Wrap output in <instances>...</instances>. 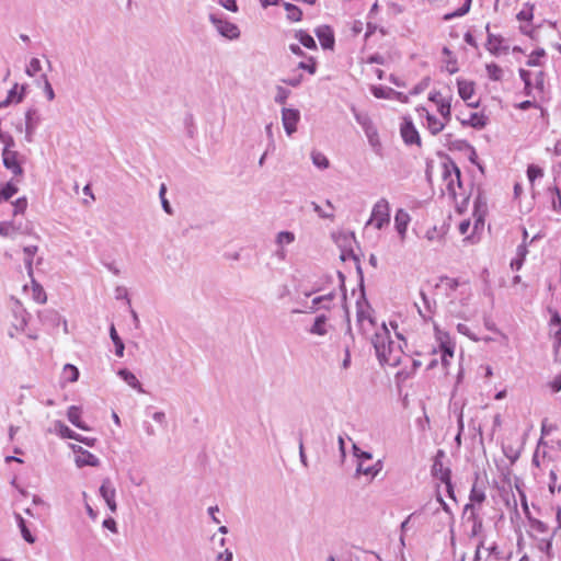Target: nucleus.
I'll list each match as a JSON object with an SVG mask.
<instances>
[{
	"mask_svg": "<svg viewBox=\"0 0 561 561\" xmlns=\"http://www.w3.org/2000/svg\"><path fill=\"white\" fill-rule=\"evenodd\" d=\"M100 493L112 512L116 511L115 489L108 479L104 480Z\"/></svg>",
	"mask_w": 561,
	"mask_h": 561,
	"instance_id": "a211bd4d",
	"label": "nucleus"
},
{
	"mask_svg": "<svg viewBox=\"0 0 561 561\" xmlns=\"http://www.w3.org/2000/svg\"><path fill=\"white\" fill-rule=\"evenodd\" d=\"M298 446H299V458H300V462H301V465H302L305 468H308V460H307V456H306V454H305L304 440H302V435H301V434L299 435Z\"/></svg>",
	"mask_w": 561,
	"mask_h": 561,
	"instance_id": "603ef678",
	"label": "nucleus"
},
{
	"mask_svg": "<svg viewBox=\"0 0 561 561\" xmlns=\"http://www.w3.org/2000/svg\"><path fill=\"white\" fill-rule=\"evenodd\" d=\"M442 365L446 368L449 364V358L454 356V345L449 341H440Z\"/></svg>",
	"mask_w": 561,
	"mask_h": 561,
	"instance_id": "a878e982",
	"label": "nucleus"
},
{
	"mask_svg": "<svg viewBox=\"0 0 561 561\" xmlns=\"http://www.w3.org/2000/svg\"><path fill=\"white\" fill-rule=\"evenodd\" d=\"M18 519H19V527L21 529L24 540L30 543H33L35 541V538L32 536L31 531L26 527L25 520L20 515L18 516Z\"/></svg>",
	"mask_w": 561,
	"mask_h": 561,
	"instance_id": "4c0bfd02",
	"label": "nucleus"
},
{
	"mask_svg": "<svg viewBox=\"0 0 561 561\" xmlns=\"http://www.w3.org/2000/svg\"><path fill=\"white\" fill-rule=\"evenodd\" d=\"M554 356L556 360L561 359V329L556 332L554 335Z\"/></svg>",
	"mask_w": 561,
	"mask_h": 561,
	"instance_id": "3c124183",
	"label": "nucleus"
},
{
	"mask_svg": "<svg viewBox=\"0 0 561 561\" xmlns=\"http://www.w3.org/2000/svg\"><path fill=\"white\" fill-rule=\"evenodd\" d=\"M351 366V350L350 346L346 345L344 348V358L342 360L341 367L342 369H348Z\"/></svg>",
	"mask_w": 561,
	"mask_h": 561,
	"instance_id": "4d7b16f0",
	"label": "nucleus"
},
{
	"mask_svg": "<svg viewBox=\"0 0 561 561\" xmlns=\"http://www.w3.org/2000/svg\"><path fill=\"white\" fill-rule=\"evenodd\" d=\"M519 75L527 95H531L534 89L540 93L543 92V72H519Z\"/></svg>",
	"mask_w": 561,
	"mask_h": 561,
	"instance_id": "1a4fd4ad",
	"label": "nucleus"
},
{
	"mask_svg": "<svg viewBox=\"0 0 561 561\" xmlns=\"http://www.w3.org/2000/svg\"><path fill=\"white\" fill-rule=\"evenodd\" d=\"M334 297V294L333 293H330L328 295H323V296H319V297H316L313 300H312V309L316 310L318 308V306L320 304H322L323 301H331Z\"/></svg>",
	"mask_w": 561,
	"mask_h": 561,
	"instance_id": "5fc2aeb1",
	"label": "nucleus"
},
{
	"mask_svg": "<svg viewBox=\"0 0 561 561\" xmlns=\"http://www.w3.org/2000/svg\"><path fill=\"white\" fill-rule=\"evenodd\" d=\"M284 8L287 12L288 20H290L293 22H298L301 20L302 12L297 5L289 3V2H284Z\"/></svg>",
	"mask_w": 561,
	"mask_h": 561,
	"instance_id": "7c9ffc66",
	"label": "nucleus"
},
{
	"mask_svg": "<svg viewBox=\"0 0 561 561\" xmlns=\"http://www.w3.org/2000/svg\"><path fill=\"white\" fill-rule=\"evenodd\" d=\"M371 344L381 365L396 367L401 364L403 357L401 345L390 339V332L385 323L373 335Z\"/></svg>",
	"mask_w": 561,
	"mask_h": 561,
	"instance_id": "f257e3e1",
	"label": "nucleus"
},
{
	"mask_svg": "<svg viewBox=\"0 0 561 561\" xmlns=\"http://www.w3.org/2000/svg\"><path fill=\"white\" fill-rule=\"evenodd\" d=\"M471 1L472 0H465V3L459 9H457L455 12H453L450 14H447L445 16V19L449 20L451 18L462 16V15L467 14L470 10Z\"/></svg>",
	"mask_w": 561,
	"mask_h": 561,
	"instance_id": "58836bf2",
	"label": "nucleus"
},
{
	"mask_svg": "<svg viewBox=\"0 0 561 561\" xmlns=\"http://www.w3.org/2000/svg\"><path fill=\"white\" fill-rule=\"evenodd\" d=\"M316 35L323 49H333L335 39L334 33L329 25H321L316 30Z\"/></svg>",
	"mask_w": 561,
	"mask_h": 561,
	"instance_id": "4468645a",
	"label": "nucleus"
},
{
	"mask_svg": "<svg viewBox=\"0 0 561 561\" xmlns=\"http://www.w3.org/2000/svg\"><path fill=\"white\" fill-rule=\"evenodd\" d=\"M18 192V187L12 183H7L0 188V204L10 199Z\"/></svg>",
	"mask_w": 561,
	"mask_h": 561,
	"instance_id": "473e14b6",
	"label": "nucleus"
},
{
	"mask_svg": "<svg viewBox=\"0 0 561 561\" xmlns=\"http://www.w3.org/2000/svg\"><path fill=\"white\" fill-rule=\"evenodd\" d=\"M294 241H295V234L290 231H280L277 233L276 243L279 247H283L284 244H290Z\"/></svg>",
	"mask_w": 561,
	"mask_h": 561,
	"instance_id": "e433bc0d",
	"label": "nucleus"
},
{
	"mask_svg": "<svg viewBox=\"0 0 561 561\" xmlns=\"http://www.w3.org/2000/svg\"><path fill=\"white\" fill-rule=\"evenodd\" d=\"M14 207V215L16 214H23L26 210L27 207V201L25 197L18 198L15 203L13 204Z\"/></svg>",
	"mask_w": 561,
	"mask_h": 561,
	"instance_id": "de8ad7c7",
	"label": "nucleus"
},
{
	"mask_svg": "<svg viewBox=\"0 0 561 561\" xmlns=\"http://www.w3.org/2000/svg\"><path fill=\"white\" fill-rule=\"evenodd\" d=\"M301 80H302V76L301 75H297L293 78H289V79H282V82L286 83V84H289L291 87H297L301 83Z\"/></svg>",
	"mask_w": 561,
	"mask_h": 561,
	"instance_id": "052dcab7",
	"label": "nucleus"
},
{
	"mask_svg": "<svg viewBox=\"0 0 561 561\" xmlns=\"http://www.w3.org/2000/svg\"><path fill=\"white\" fill-rule=\"evenodd\" d=\"M311 160L312 163L321 170H325L330 167L329 159L320 151L313 150L311 152Z\"/></svg>",
	"mask_w": 561,
	"mask_h": 561,
	"instance_id": "c85d7f7f",
	"label": "nucleus"
},
{
	"mask_svg": "<svg viewBox=\"0 0 561 561\" xmlns=\"http://www.w3.org/2000/svg\"><path fill=\"white\" fill-rule=\"evenodd\" d=\"M309 332L311 334H316V335H325L328 333V330H327V317L324 314H321V316H318L312 324V327L310 328Z\"/></svg>",
	"mask_w": 561,
	"mask_h": 561,
	"instance_id": "5701e85b",
	"label": "nucleus"
},
{
	"mask_svg": "<svg viewBox=\"0 0 561 561\" xmlns=\"http://www.w3.org/2000/svg\"><path fill=\"white\" fill-rule=\"evenodd\" d=\"M485 500V494L483 490L478 489L476 484H473L470 492V501L476 503H482Z\"/></svg>",
	"mask_w": 561,
	"mask_h": 561,
	"instance_id": "79ce46f5",
	"label": "nucleus"
},
{
	"mask_svg": "<svg viewBox=\"0 0 561 561\" xmlns=\"http://www.w3.org/2000/svg\"><path fill=\"white\" fill-rule=\"evenodd\" d=\"M486 211V202L482 198L481 195H479L474 202V215L478 216L476 226L479 222H482V217Z\"/></svg>",
	"mask_w": 561,
	"mask_h": 561,
	"instance_id": "2f4dec72",
	"label": "nucleus"
},
{
	"mask_svg": "<svg viewBox=\"0 0 561 561\" xmlns=\"http://www.w3.org/2000/svg\"><path fill=\"white\" fill-rule=\"evenodd\" d=\"M543 175V171L541 168L537 165H529L527 169V176L530 182H534L537 178H541Z\"/></svg>",
	"mask_w": 561,
	"mask_h": 561,
	"instance_id": "c03bdc74",
	"label": "nucleus"
},
{
	"mask_svg": "<svg viewBox=\"0 0 561 561\" xmlns=\"http://www.w3.org/2000/svg\"><path fill=\"white\" fill-rule=\"evenodd\" d=\"M79 378V370L76 366L67 364L62 369V379L67 382H75Z\"/></svg>",
	"mask_w": 561,
	"mask_h": 561,
	"instance_id": "c756f323",
	"label": "nucleus"
},
{
	"mask_svg": "<svg viewBox=\"0 0 561 561\" xmlns=\"http://www.w3.org/2000/svg\"><path fill=\"white\" fill-rule=\"evenodd\" d=\"M38 251V248L36 245H30V247H25L24 248V254H25V267H26V271H27V275L30 277L33 276V259L35 256V254L37 253Z\"/></svg>",
	"mask_w": 561,
	"mask_h": 561,
	"instance_id": "393cba45",
	"label": "nucleus"
},
{
	"mask_svg": "<svg viewBox=\"0 0 561 561\" xmlns=\"http://www.w3.org/2000/svg\"><path fill=\"white\" fill-rule=\"evenodd\" d=\"M531 527L539 533H546L548 530L547 525L538 519L531 520Z\"/></svg>",
	"mask_w": 561,
	"mask_h": 561,
	"instance_id": "bf43d9fd",
	"label": "nucleus"
},
{
	"mask_svg": "<svg viewBox=\"0 0 561 561\" xmlns=\"http://www.w3.org/2000/svg\"><path fill=\"white\" fill-rule=\"evenodd\" d=\"M25 91L24 85H20L18 83H14L12 88L8 91V95L4 100L0 101V107H5L9 104L13 103H20L23 99Z\"/></svg>",
	"mask_w": 561,
	"mask_h": 561,
	"instance_id": "f3484780",
	"label": "nucleus"
},
{
	"mask_svg": "<svg viewBox=\"0 0 561 561\" xmlns=\"http://www.w3.org/2000/svg\"><path fill=\"white\" fill-rule=\"evenodd\" d=\"M443 458H445V451L438 449L436 456L434 458V463L432 466V474L434 478L443 481H448L451 478V471L448 467L443 465Z\"/></svg>",
	"mask_w": 561,
	"mask_h": 561,
	"instance_id": "9b49d317",
	"label": "nucleus"
},
{
	"mask_svg": "<svg viewBox=\"0 0 561 561\" xmlns=\"http://www.w3.org/2000/svg\"><path fill=\"white\" fill-rule=\"evenodd\" d=\"M25 70H42L41 60L33 57Z\"/></svg>",
	"mask_w": 561,
	"mask_h": 561,
	"instance_id": "e2e57ef3",
	"label": "nucleus"
},
{
	"mask_svg": "<svg viewBox=\"0 0 561 561\" xmlns=\"http://www.w3.org/2000/svg\"><path fill=\"white\" fill-rule=\"evenodd\" d=\"M31 278V285H24V291L31 293L33 300L37 304H45L47 301V295L43 286L37 283L34 277Z\"/></svg>",
	"mask_w": 561,
	"mask_h": 561,
	"instance_id": "dca6fc26",
	"label": "nucleus"
},
{
	"mask_svg": "<svg viewBox=\"0 0 561 561\" xmlns=\"http://www.w3.org/2000/svg\"><path fill=\"white\" fill-rule=\"evenodd\" d=\"M300 119V112L296 108L282 110V122L284 129L288 136L293 135L297 130V124Z\"/></svg>",
	"mask_w": 561,
	"mask_h": 561,
	"instance_id": "9d476101",
	"label": "nucleus"
},
{
	"mask_svg": "<svg viewBox=\"0 0 561 561\" xmlns=\"http://www.w3.org/2000/svg\"><path fill=\"white\" fill-rule=\"evenodd\" d=\"M81 409L72 405L68 409L67 416L68 420L77 427L81 430H88V427L81 422Z\"/></svg>",
	"mask_w": 561,
	"mask_h": 561,
	"instance_id": "b1692460",
	"label": "nucleus"
},
{
	"mask_svg": "<svg viewBox=\"0 0 561 561\" xmlns=\"http://www.w3.org/2000/svg\"><path fill=\"white\" fill-rule=\"evenodd\" d=\"M428 83H430V78L428 77L424 78L419 84L414 85L412 88V90H410V94H413V95L420 94L428 87Z\"/></svg>",
	"mask_w": 561,
	"mask_h": 561,
	"instance_id": "09e8293b",
	"label": "nucleus"
},
{
	"mask_svg": "<svg viewBox=\"0 0 561 561\" xmlns=\"http://www.w3.org/2000/svg\"><path fill=\"white\" fill-rule=\"evenodd\" d=\"M209 21L221 36L228 39L239 38L240 30L234 23L224 20L214 13L209 14Z\"/></svg>",
	"mask_w": 561,
	"mask_h": 561,
	"instance_id": "0eeeda50",
	"label": "nucleus"
},
{
	"mask_svg": "<svg viewBox=\"0 0 561 561\" xmlns=\"http://www.w3.org/2000/svg\"><path fill=\"white\" fill-rule=\"evenodd\" d=\"M526 5L528 7L527 9H523L517 13V19L519 21H530L533 19L534 7L529 5L528 3Z\"/></svg>",
	"mask_w": 561,
	"mask_h": 561,
	"instance_id": "49530a36",
	"label": "nucleus"
},
{
	"mask_svg": "<svg viewBox=\"0 0 561 561\" xmlns=\"http://www.w3.org/2000/svg\"><path fill=\"white\" fill-rule=\"evenodd\" d=\"M502 39L497 36H494L492 34H489L488 42H486V48L492 54H497L501 49Z\"/></svg>",
	"mask_w": 561,
	"mask_h": 561,
	"instance_id": "f704fd0d",
	"label": "nucleus"
},
{
	"mask_svg": "<svg viewBox=\"0 0 561 561\" xmlns=\"http://www.w3.org/2000/svg\"><path fill=\"white\" fill-rule=\"evenodd\" d=\"M444 178L446 180L449 179V181L447 183V190L451 194L456 195V191H455V187H454V178L457 181V185L459 187L461 186L460 170H459V168L456 164H454V163H451L450 167L445 165Z\"/></svg>",
	"mask_w": 561,
	"mask_h": 561,
	"instance_id": "6ab92c4d",
	"label": "nucleus"
},
{
	"mask_svg": "<svg viewBox=\"0 0 561 561\" xmlns=\"http://www.w3.org/2000/svg\"><path fill=\"white\" fill-rule=\"evenodd\" d=\"M289 95V90L278 85L277 87V93L275 95V102L278 104H284Z\"/></svg>",
	"mask_w": 561,
	"mask_h": 561,
	"instance_id": "a18cd8bd",
	"label": "nucleus"
},
{
	"mask_svg": "<svg viewBox=\"0 0 561 561\" xmlns=\"http://www.w3.org/2000/svg\"><path fill=\"white\" fill-rule=\"evenodd\" d=\"M217 1L219 2V4L221 7H224L228 11H231V12H237L238 11V5H237V1L236 0H217Z\"/></svg>",
	"mask_w": 561,
	"mask_h": 561,
	"instance_id": "6e6d98bb",
	"label": "nucleus"
},
{
	"mask_svg": "<svg viewBox=\"0 0 561 561\" xmlns=\"http://www.w3.org/2000/svg\"><path fill=\"white\" fill-rule=\"evenodd\" d=\"M2 142L4 144V149L2 151V161L4 167L10 170L14 176L23 175V168L21 167L19 160L18 151L13 150L14 140L12 137H1Z\"/></svg>",
	"mask_w": 561,
	"mask_h": 561,
	"instance_id": "39448f33",
	"label": "nucleus"
},
{
	"mask_svg": "<svg viewBox=\"0 0 561 561\" xmlns=\"http://www.w3.org/2000/svg\"><path fill=\"white\" fill-rule=\"evenodd\" d=\"M118 375L133 388L137 387L138 379L133 373L122 369L118 371Z\"/></svg>",
	"mask_w": 561,
	"mask_h": 561,
	"instance_id": "a19ab883",
	"label": "nucleus"
},
{
	"mask_svg": "<svg viewBox=\"0 0 561 561\" xmlns=\"http://www.w3.org/2000/svg\"><path fill=\"white\" fill-rule=\"evenodd\" d=\"M357 323L363 333H366L369 330V328L373 329L376 325L375 319L363 309H359L357 311Z\"/></svg>",
	"mask_w": 561,
	"mask_h": 561,
	"instance_id": "412c9836",
	"label": "nucleus"
},
{
	"mask_svg": "<svg viewBox=\"0 0 561 561\" xmlns=\"http://www.w3.org/2000/svg\"><path fill=\"white\" fill-rule=\"evenodd\" d=\"M371 93L377 99H392V100H398L402 103L408 102L407 94H404L403 92L394 91L393 89L385 87V85H373Z\"/></svg>",
	"mask_w": 561,
	"mask_h": 561,
	"instance_id": "f8f14e48",
	"label": "nucleus"
},
{
	"mask_svg": "<svg viewBox=\"0 0 561 561\" xmlns=\"http://www.w3.org/2000/svg\"><path fill=\"white\" fill-rule=\"evenodd\" d=\"M352 112L356 122L362 126L369 146L373 148L375 153L380 154L382 145L379 138V134L377 127L373 123L371 118L367 113L357 111L354 106H352Z\"/></svg>",
	"mask_w": 561,
	"mask_h": 561,
	"instance_id": "f03ea898",
	"label": "nucleus"
},
{
	"mask_svg": "<svg viewBox=\"0 0 561 561\" xmlns=\"http://www.w3.org/2000/svg\"><path fill=\"white\" fill-rule=\"evenodd\" d=\"M311 205H312L313 210H314V211H316V213H317L321 218H332V217H333V214H327V213L322 211L321 207H320L317 203L312 202V203H311Z\"/></svg>",
	"mask_w": 561,
	"mask_h": 561,
	"instance_id": "0e129e2a",
	"label": "nucleus"
},
{
	"mask_svg": "<svg viewBox=\"0 0 561 561\" xmlns=\"http://www.w3.org/2000/svg\"><path fill=\"white\" fill-rule=\"evenodd\" d=\"M296 36L306 48L313 49L317 47L316 41L308 33L299 31Z\"/></svg>",
	"mask_w": 561,
	"mask_h": 561,
	"instance_id": "72a5a7b5",
	"label": "nucleus"
},
{
	"mask_svg": "<svg viewBox=\"0 0 561 561\" xmlns=\"http://www.w3.org/2000/svg\"><path fill=\"white\" fill-rule=\"evenodd\" d=\"M416 111L419 112L420 117L425 118V126L432 135L439 134L449 123L445 122V119L442 117H436L425 107H419Z\"/></svg>",
	"mask_w": 561,
	"mask_h": 561,
	"instance_id": "6e6552de",
	"label": "nucleus"
},
{
	"mask_svg": "<svg viewBox=\"0 0 561 561\" xmlns=\"http://www.w3.org/2000/svg\"><path fill=\"white\" fill-rule=\"evenodd\" d=\"M353 454L358 459V463L356 466V476H368L370 479H374L381 470L382 462L381 460L376 461L371 466L364 465V460H371L373 455L368 451H363L356 444H353Z\"/></svg>",
	"mask_w": 561,
	"mask_h": 561,
	"instance_id": "20e7f679",
	"label": "nucleus"
},
{
	"mask_svg": "<svg viewBox=\"0 0 561 561\" xmlns=\"http://www.w3.org/2000/svg\"><path fill=\"white\" fill-rule=\"evenodd\" d=\"M440 285L450 290H456L458 287V280L455 278L443 277L440 278Z\"/></svg>",
	"mask_w": 561,
	"mask_h": 561,
	"instance_id": "864d4df0",
	"label": "nucleus"
},
{
	"mask_svg": "<svg viewBox=\"0 0 561 561\" xmlns=\"http://www.w3.org/2000/svg\"><path fill=\"white\" fill-rule=\"evenodd\" d=\"M545 56L543 49L535 50L528 58L527 66L529 67H538L540 66L539 58Z\"/></svg>",
	"mask_w": 561,
	"mask_h": 561,
	"instance_id": "37998d69",
	"label": "nucleus"
},
{
	"mask_svg": "<svg viewBox=\"0 0 561 561\" xmlns=\"http://www.w3.org/2000/svg\"><path fill=\"white\" fill-rule=\"evenodd\" d=\"M265 133L268 138V149L274 148V134L272 124L265 126Z\"/></svg>",
	"mask_w": 561,
	"mask_h": 561,
	"instance_id": "680f3d73",
	"label": "nucleus"
},
{
	"mask_svg": "<svg viewBox=\"0 0 561 561\" xmlns=\"http://www.w3.org/2000/svg\"><path fill=\"white\" fill-rule=\"evenodd\" d=\"M75 453H76L75 461L78 467L98 466L99 465V459L94 455L89 453L88 450H84L83 448L78 447V449H76Z\"/></svg>",
	"mask_w": 561,
	"mask_h": 561,
	"instance_id": "aec40b11",
	"label": "nucleus"
},
{
	"mask_svg": "<svg viewBox=\"0 0 561 561\" xmlns=\"http://www.w3.org/2000/svg\"><path fill=\"white\" fill-rule=\"evenodd\" d=\"M110 334H111V339L112 341L114 342L115 344V353L117 356H123V352H124V344L122 342V340L119 339L117 332H116V329L115 327L112 324L111 327V330H110Z\"/></svg>",
	"mask_w": 561,
	"mask_h": 561,
	"instance_id": "c9c22d12",
	"label": "nucleus"
},
{
	"mask_svg": "<svg viewBox=\"0 0 561 561\" xmlns=\"http://www.w3.org/2000/svg\"><path fill=\"white\" fill-rule=\"evenodd\" d=\"M401 136L407 145H421V138L419 131L411 121H404L401 125Z\"/></svg>",
	"mask_w": 561,
	"mask_h": 561,
	"instance_id": "ddd939ff",
	"label": "nucleus"
},
{
	"mask_svg": "<svg viewBox=\"0 0 561 561\" xmlns=\"http://www.w3.org/2000/svg\"><path fill=\"white\" fill-rule=\"evenodd\" d=\"M552 190L557 195V197L552 199V207L554 210H559L561 208V192L557 186Z\"/></svg>",
	"mask_w": 561,
	"mask_h": 561,
	"instance_id": "13d9d810",
	"label": "nucleus"
},
{
	"mask_svg": "<svg viewBox=\"0 0 561 561\" xmlns=\"http://www.w3.org/2000/svg\"><path fill=\"white\" fill-rule=\"evenodd\" d=\"M437 112L440 117L445 119V122H450L451 119V104L450 99L446 98L443 101H439L436 105Z\"/></svg>",
	"mask_w": 561,
	"mask_h": 561,
	"instance_id": "cd10ccee",
	"label": "nucleus"
},
{
	"mask_svg": "<svg viewBox=\"0 0 561 561\" xmlns=\"http://www.w3.org/2000/svg\"><path fill=\"white\" fill-rule=\"evenodd\" d=\"M60 434L62 437H66V438H71V439H76V440H82L80 438V435L76 434L73 431H71L68 426L66 425H60Z\"/></svg>",
	"mask_w": 561,
	"mask_h": 561,
	"instance_id": "8fccbe9b",
	"label": "nucleus"
},
{
	"mask_svg": "<svg viewBox=\"0 0 561 561\" xmlns=\"http://www.w3.org/2000/svg\"><path fill=\"white\" fill-rule=\"evenodd\" d=\"M445 98L442 95L440 92L434 91L431 92L428 95V100L433 102L435 105L438 104L439 101H443Z\"/></svg>",
	"mask_w": 561,
	"mask_h": 561,
	"instance_id": "69168bd1",
	"label": "nucleus"
},
{
	"mask_svg": "<svg viewBox=\"0 0 561 561\" xmlns=\"http://www.w3.org/2000/svg\"><path fill=\"white\" fill-rule=\"evenodd\" d=\"M461 124L481 129L486 125V117L477 112L470 113L468 119H461Z\"/></svg>",
	"mask_w": 561,
	"mask_h": 561,
	"instance_id": "4be33fe9",
	"label": "nucleus"
},
{
	"mask_svg": "<svg viewBox=\"0 0 561 561\" xmlns=\"http://www.w3.org/2000/svg\"><path fill=\"white\" fill-rule=\"evenodd\" d=\"M473 82L460 80L458 81V92L462 100L469 101L473 94Z\"/></svg>",
	"mask_w": 561,
	"mask_h": 561,
	"instance_id": "bb28decb",
	"label": "nucleus"
},
{
	"mask_svg": "<svg viewBox=\"0 0 561 561\" xmlns=\"http://www.w3.org/2000/svg\"><path fill=\"white\" fill-rule=\"evenodd\" d=\"M551 389L553 392H559L561 390V375L551 382Z\"/></svg>",
	"mask_w": 561,
	"mask_h": 561,
	"instance_id": "774afa93",
	"label": "nucleus"
},
{
	"mask_svg": "<svg viewBox=\"0 0 561 561\" xmlns=\"http://www.w3.org/2000/svg\"><path fill=\"white\" fill-rule=\"evenodd\" d=\"M337 444H339V450L341 454V458H342V460H344L346 457V450H345V440H344L343 436H339Z\"/></svg>",
	"mask_w": 561,
	"mask_h": 561,
	"instance_id": "338daca9",
	"label": "nucleus"
},
{
	"mask_svg": "<svg viewBox=\"0 0 561 561\" xmlns=\"http://www.w3.org/2000/svg\"><path fill=\"white\" fill-rule=\"evenodd\" d=\"M145 416L142 430L147 436L153 437L167 428L168 421L163 411H157L152 407H147L145 409Z\"/></svg>",
	"mask_w": 561,
	"mask_h": 561,
	"instance_id": "7ed1b4c3",
	"label": "nucleus"
},
{
	"mask_svg": "<svg viewBox=\"0 0 561 561\" xmlns=\"http://www.w3.org/2000/svg\"><path fill=\"white\" fill-rule=\"evenodd\" d=\"M410 220H411V217L408 211H405L402 208L397 210L396 216H394V227L400 236L401 241H404V239H405Z\"/></svg>",
	"mask_w": 561,
	"mask_h": 561,
	"instance_id": "2eb2a0df",
	"label": "nucleus"
},
{
	"mask_svg": "<svg viewBox=\"0 0 561 561\" xmlns=\"http://www.w3.org/2000/svg\"><path fill=\"white\" fill-rule=\"evenodd\" d=\"M390 222V206L386 198H380L373 207L371 216L367 225L374 224L377 229H382Z\"/></svg>",
	"mask_w": 561,
	"mask_h": 561,
	"instance_id": "423d86ee",
	"label": "nucleus"
},
{
	"mask_svg": "<svg viewBox=\"0 0 561 561\" xmlns=\"http://www.w3.org/2000/svg\"><path fill=\"white\" fill-rule=\"evenodd\" d=\"M165 192H167V186H165V184L162 183L160 186V190H159V196L161 199L162 208L167 214L172 215L173 211H172L169 201L165 198Z\"/></svg>",
	"mask_w": 561,
	"mask_h": 561,
	"instance_id": "ea45409f",
	"label": "nucleus"
}]
</instances>
